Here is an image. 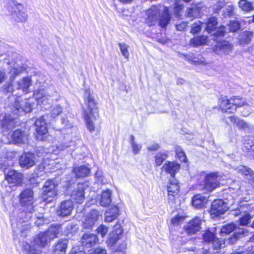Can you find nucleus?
Returning <instances> with one entry per match:
<instances>
[{"label":"nucleus","mask_w":254,"mask_h":254,"mask_svg":"<svg viewBox=\"0 0 254 254\" xmlns=\"http://www.w3.org/2000/svg\"><path fill=\"white\" fill-rule=\"evenodd\" d=\"M161 11H163L159 20V25L165 27L168 24L170 16L167 7L160 5L152 6L146 11V21L150 26L154 25L158 19Z\"/></svg>","instance_id":"1"},{"label":"nucleus","mask_w":254,"mask_h":254,"mask_svg":"<svg viewBox=\"0 0 254 254\" xmlns=\"http://www.w3.org/2000/svg\"><path fill=\"white\" fill-rule=\"evenodd\" d=\"M7 9L12 18L16 21H25L28 15L23 5L15 0H10L7 3Z\"/></svg>","instance_id":"2"},{"label":"nucleus","mask_w":254,"mask_h":254,"mask_svg":"<svg viewBox=\"0 0 254 254\" xmlns=\"http://www.w3.org/2000/svg\"><path fill=\"white\" fill-rule=\"evenodd\" d=\"M84 104L86 107L83 109V115L88 114L93 116V118L98 114V111L95 100L90 90H86L84 94Z\"/></svg>","instance_id":"3"},{"label":"nucleus","mask_w":254,"mask_h":254,"mask_svg":"<svg viewBox=\"0 0 254 254\" xmlns=\"http://www.w3.org/2000/svg\"><path fill=\"white\" fill-rule=\"evenodd\" d=\"M234 230L235 231L233 235L234 237L230 239L229 243H234L237 240L243 236L248 235L249 233L247 229L237 228L236 225L233 223H231L223 226L221 229V232L223 234H228Z\"/></svg>","instance_id":"4"},{"label":"nucleus","mask_w":254,"mask_h":254,"mask_svg":"<svg viewBox=\"0 0 254 254\" xmlns=\"http://www.w3.org/2000/svg\"><path fill=\"white\" fill-rule=\"evenodd\" d=\"M20 204L26 207V210L30 213L33 210L34 192L29 189L23 190L19 194Z\"/></svg>","instance_id":"5"},{"label":"nucleus","mask_w":254,"mask_h":254,"mask_svg":"<svg viewBox=\"0 0 254 254\" xmlns=\"http://www.w3.org/2000/svg\"><path fill=\"white\" fill-rule=\"evenodd\" d=\"M42 197L44 201L50 202L57 195L56 185L52 181H46L43 187Z\"/></svg>","instance_id":"6"},{"label":"nucleus","mask_w":254,"mask_h":254,"mask_svg":"<svg viewBox=\"0 0 254 254\" xmlns=\"http://www.w3.org/2000/svg\"><path fill=\"white\" fill-rule=\"evenodd\" d=\"M221 177L217 173H211L207 175L204 180L203 190L212 191L219 186Z\"/></svg>","instance_id":"7"},{"label":"nucleus","mask_w":254,"mask_h":254,"mask_svg":"<svg viewBox=\"0 0 254 254\" xmlns=\"http://www.w3.org/2000/svg\"><path fill=\"white\" fill-rule=\"evenodd\" d=\"M203 240L204 242L211 245L213 249L217 251L224 247L223 242L219 241L214 233L209 230L207 231L203 234Z\"/></svg>","instance_id":"8"},{"label":"nucleus","mask_w":254,"mask_h":254,"mask_svg":"<svg viewBox=\"0 0 254 254\" xmlns=\"http://www.w3.org/2000/svg\"><path fill=\"white\" fill-rule=\"evenodd\" d=\"M123 234V229L121 224L117 222L113 227L112 231L109 233L107 244L109 246H113L121 238Z\"/></svg>","instance_id":"9"},{"label":"nucleus","mask_w":254,"mask_h":254,"mask_svg":"<svg viewBox=\"0 0 254 254\" xmlns=\"http://www.w3.org/2000/svg\"><path fill=\"white\" fill-rule=\"evenodd\" d=\"M10 108L14 114L18 116L22 115L23 113H30L32 111V107L27 100L22 102L21 104L19 100L17 99Z\"/></svg>","instance_id":"10"},{"label":"nucleus","mask_w":254,"mask_h":254,"mask_svg":"<svg viewBox=\"0 0 254 254\" xmlns=\"http://www.w3.org/2000/svg\"><path fill=\"white\" fill-rule=\"evenodd\" d=\"M86 187L87 185L85 184H78L71 191V199L76 203H83L85 200L84 190Z\"/></svg>","instance_id":"11"},{"label":"nucleus","mask_w":254,"mask_h":254,"mask_svg":"<svg viewBox=\"0 0 254 254\" xmlns=\"http://www.w3.org/2000/svg\"><path fill=\"white\" fill-rule=\"evenodd\" d=\"M227 210V204L223 200L216 199L212 203L210 214L212 217L214 218L224 213Z\"/></svg>","instance_id":"12"},{"label":"nucleus","mask_w":254,"mask_h":254,"mask_svg":"<svg viewBox=\"0 0 254 254\" xmlns=\"http://www.w3.org/2000/svg\"><path fill=\"white\" fill-rule=\"evenodd\" d=\"M5 179L11 186L21 185L23 180V175L21 173L11 170L5 175Z\"/></svg>","instance_id":"13"},{"label":"nucleus","mask_w":254,"mask_h":254,"mask_svg":"<svg viewBox=\"0 0 254 254\" xmlns=\"http://www.w3.org/2000/svg\"><path fill=\"white\" fill-rule=\"evenodd\" d=\"M100 216L99 212L92 210L82 220V227L84 229H91L97 221Z\"/></svg>","instance_id":"14"},{"label":"nucleus","mask_w":254,"mask_h":254,"mask_svg":"<svg viewBox=\"0 0 254 254\" xmlns=\"http://www.w3.org/2000/svg\"><path fill=\"white\" fill-rule=\"evenodd\" d=\"M98 238L96 235L85 233L81 238V243L85 249H90L94 246L98 242Z\"/></svg>","instance_id":"15"},{"label":"nucleus","mask_w":254,"mask_h":254,"mask_svg":"<svg viewBox=\"0 0 254 254\" xmlns=\"http://www.w3.org/2000/svg\"><path fill=\"white\" fill-rule=\"evenodd\" d=\"M14 120L9 116H4L0 120V132L8 135L9 131L14 127Z\"/></svg>","instance_id":"16"},{"label":"nucleus","mask_w":254,"mask_h":254,"mask_svg":"<svg viewBox=\"0 0 254 254\" xmlns=\"http://www.w3.org/2000/svg\"><path fill=\"white\" fill-rule=\"evenodd\" d=\"M34 97L40 104L46 105L50 104L51 95L44 89H39L35 91Z\"/></svg>","instance_id":"17"},{"label":"nucleus","mask_w":254,"mask_h":254,"mask_svg":"<svg viewBox=\"0 0 254 254\" xmlns=\"http://www.w3.org/2000/svg\"><path fill=\"white\" fill-rule=\"evenodd\" d=\"M233 45L227 41L218 42L214 50L219 55L222 56L230 54L233 50Z\"/></svg>","instance_id":"18"},{"label":"nucleus","mask_w":254,"mask_h":254,"mask_svg":"<svg viewBox=\"0 0 254 254\" xmlns=\"http://www.w3.org/2000/svg\"><path fill=\"white\" fill-rule=\"evenodd\" d=\"M73 209V204L69 200L62 201L57 209V213L62 217L69 216Z\"/></svg>","instance_id":"19"},{"label":"nucleus","mask_w":254,"mask_h":254,"mask_svg":"<svg viewBox=\"0 0 254 254\" xmlns=\"http://www.w3.org/2000/svg\"><path fill=\"white\" fill-rule=\"evenodd\" d=\"M35 155L31 153L23 154L19 158V164L22 168L29 169L35 165Z\"/></svg>","instance_id":"20"},{"label":"nucleus","mask_w":254,"mask_h":254,"mask_svg":"<svg viewBox=\"0 0 254 254\" xmlns=\"http://www.w3.org/2000/svg\"><path fill=\"white\" fill-rule=\"evenodd\" d=\"M180 186L178 181L173 178L170 180V182L167 187L169 200L173 202L175 200V196L177 195L179 191Z\"/></svg>","instance_id":"21"},{"label":"nucleus","mask_w":254,"mask_h":254,"mask_svg":"<svg viewBox=\"0 0 254 254\" xmlns=\"http://www.w3.org/2000/svg\"><path fill=\"white\" fill-rule=\"evenodd\" d=\"M201 224V220L198 217H195L185 226L186 231L189 234H194L200 230Z\"/></svg>","instance_id":"22"},{"label":"nucleus","mask_w":254,"mask_h":254,"mask_svg":"<svg viewBox=\"0 0 254 254\" xmlns=\"http://www.w3.org/2000/svg\"><path fill=\"white\" fill-rule=\"evenodd\" d=\"M219 104L220 108L224 112L233 113L236 111V107L233 105L231 98L228 100L225 98H221L219 100Z\"/></svg>","instance_id":"23"},{"label":"nucleus","mask_w":254,"mask_h":254,"mask_svg":"<svg viewBox=\"0 0 254 254\" xmlns=\"http://www.w3.org/2000/svg\"><path fill=\"white\" fill-rule=\"evenodd\" d=\"M207 201V198L200 194L194 195L191 200L192 205L197 209L205 207Z\"/></svg>","instance_id":"24"},{"label":"nucleus","mask_w":254,"mask_h":254,"mask_svg":"<svg viewBox=\"0 0 254 254\" xmlns=\"http://www.w3.org/2000/svg\"><path fill=\"white\" fill-rule=\"evenodd\" d=\"M50 239L49 238L46 233L42 232L38 234L34 239V244L40 247H45L50 242Z\"/></svg>","instance_id":"25"},{"label":"nucleus","mask_w":254,"mask_h":254,"mask_svg":"<svg viewBox=\"0 0 254 254\" xmlns=\"http://www.w3.org/2000/svg\"><path fill=\"white\" fill-rule=\"evenodd\" d=\"M31 85V80L30 77H25L19 80L16 83V88L18 90H21L25 93L29 92V87Z\"/></svg>","instance_id":"26"},{"label":"nucleus","mask_w":254,"mask_h":254,"mask_svg":"<svg viewBox=\"0 0 254 254\" xmlns=\"http://www.w3.org/2000/svg\"><path fill=\"white\" fill-rule=\"evenodd\" d=\"M35 126V130L38 134H45L47 132V124L44 116L41 117L36 121Z\"/></svg>","instance_id":"27"},{"label":"nucleus","mask_w":254,"mask_h":254,"mask_svg":"<svg viewBox=\"0 0 254 254\" xmlns=\"http://www.w3.org/2000/svg\"><path fill=\"white\" fill-rule=\"evenodd\" d=\"M68 240L66 239L59 240L54 246L55 254H65L67 247Z\"/></svg>","instance_id":"28"},{"label":"nucleus","mask_w":254,"mask_h":254,"mask_svg":"<svg viewBox=\"0 0 254 254\" xmlns=\"http://www.w3.org/2000/svg\"><path fill=\"white\" fill-rule=\"evenodd\" d=\"M235 170L247 177V179L252 182L254 181V173L250 168L243 165H240L235 168Z\"/></svg>","instance_id":"29"},{"label":"nucleus","mask_w":254,"mask_h":254,"mask_svg":"<svg viewBox=\"0 0 254 254\" xmlns=\"http://www.w3.org/2000/svg\"><path fill=\"white\" fill-rule=\"evenodd\" d=\"M180 166L178 163L176 162H169L165 164L163 168L168 173L170 174L172 178H174L175 174L179 171Z\"/></svg>","instance_id":"30"},{"label":"nucleus","mask_w":254,"mask_h":254,"mask_svg":"<svg viewBox=\"0 0 254 254\" xmlns=\"http://www.w3.org/2000/svg\"><path fill=\"white\" fill-rule=\"evenodd\" d=\"M62 232V228L60 225H51L46 231L47 235L51 240L58 237Z\"/></svg>","instance_id":"31"},{"label":"nucleus","mask_w":254,"mask_h":254,"mask_svg":"<svg viewBox=\"0 0 254 254\" xmlns=\"http://www.w3.org/2000/svg\"><path fill=\"white\" fill-rule=\"evenodd\" d=\"M13 141L17 143L24 142L27 140V135L21 130L17 129L11 134Z\"/></svg>","instance_id":"32"},{"label":"nucleus","mask_w":254,"mask_h":254,"mask_svg":"<svg viewBox=\"0 0 254 254\" xmlns=\"http://www.w3.org/2000/svg\"><path fill=\"white\" fill-rule=\"evenodd\" d=\"M208 42V37L205 36H196L190 41V45L193 47L206 45Z\"/></svg>","instance_id":"33"},{"label":"nucleus","mask_w":254,"mask_h":254,"mask_svg":"<svg viewBox=\"0 0 254 254\" xmlns=\"http://www.w3.org/2000/svg\"><path fill=\"white\" fill-rule=\"evenodd\" d=\"M83 117L88 129L91 132L95 131V127L94 122L96 120L97 117H98V114H96L95 118H93V116L88 115V114L83 115Z\"/></svg>","instance_id":"34"},{"label":"nucleus","mask_w":254,"mask_h":254,"mask_svg":"<svg viewBox=\"0 0 254 254\" xmlns=\"http://www.w3.org/2000/svg\"><path fill=\"white\" fill-rule=\"evenodd\" d=\"M74 173L76 177L84 178L88 176L90 174V169L85 166H81L76 167L73 170Z\"/></svg>","instance_id":"35"},{"label":"nucleus","mask_w":254,"mask_h":254,"mask_svg":"<svg viewBox=\"0 0 254 254\" xmlns=\"http://www.w3.org/2000/svg\"><path fill=\"white\" fill-rule=\"evenodd\" d=\"M253 37V33L251 31H245L240 35L239 42L242 45L249 44Z\"/></svg>","instance_id":"36"},{"label":"nucleus","mask_w":254,"mask_h":254,"mask_svg":"<svg viewBox=\"0 0 254 254\" xmlns=\"http://www.w3.org/2000/svg\"><path fill=\"white\" fill-rule=\"evenodd\" d=\"M111 191L107 190L104 191L101 195L100 199V205L103 206H106L111 202Z\"/></svg>","instance_id":"37"},{"label":"nucleus","mask_w":254,"mask_h":254,"mask_svg":"<svg viewBox=\"0 0 254 254\" xmlns=\"http://www.w3.org/2000/svg\"><path fill=\"white\" fill-rule=\"evenodd\" d=\"M118 209L116 207H113L110 210L106 211L105 213V221L107 222H111L114 220L117 216Z\"/></svg>","instance_id":"38"},{"label":"nucleus","mask_w":254,"mask_h":254,"mask_svg":"<svg viewBox=\"0 0 254 254\" xmlns=\"http://www.w3.org/2000/svg\"><path fill=\"white\" fill-rule=\"evenodd\" d=\"M229 119L234 125L237 126L239 128L246 129L247 128H249V125L246 123L235 116H230Z\"/></svg>","instance_id":"39"},{"label":"nucleus","mask_w":254,"mask_h":254,"mask_svg":"<svg viewBox=\"0 0 254 254\" xmlns=\"http://www.w3.org/2000/svg\"><path fill=\"white\" fill-rule=\"evenodd\" d=\"M205 30L209 33H211L214 30L217 25V21L215 17H211L208 19L206 23Z\"/></svg>","instance_id":"40"},{"label":"nucleus","mask_w":254,"mask_h":254,"mask_svg":"<svg viewBox=\"0 0 254 254\" xmlns=\"http://www.w3.org/2000/svg\"><path fill=\"white\" fill-rule=\"evenodd\" d=\"M20 232V235L22 237H26L29 233L31 229V226L27 222H24L22 225L21 223L18 224Z\"/></svg>","instance_id":"41"},{"label":"nucleus","mask_w":254,"mask_h":254,"mask_svg":"<svg viewBox=\"0 0 254 254\" xmlns=\"http://www.w3.org/2000/svg\"><path fill=\"white\" fill-rule=\"evenodd\" d=\"M35 245V244L34 245H30L27 243L23 244V250L26 254H41V251L37 250Z\"/></svg>","instance_id":"42"},{"label":"nucleus","mask_w":254,"mask_h":254,"mask_svg":"<svg viewBox=\"0 0 254 254\" xmlns=\"http://www.w3.org/2000/svg\"><path fill=\"white\" fill-rule=\"evenodd\" d=\"M240 8L243 11L249 12L253 10L254 6L252 2L248 0H241L239 3Z\"/></svg>","instance_id":"43"},{"label":"nucleus","mask_w":254,"mask_h":254,"mask_svg":"<svg viewBox=\"0 0 254 254\" xmlns=\"http://www.w3.org/2000/svg\"><path fill=\"white\" fill-rule=\"evenodd\" d=\"M24 70V68L23 66L18 64H17L14 63L13 67H12L10 69V73L11 74V76L13 77V79H14L15 76L18 75Z\"/></svg>","instance_id":"44"},{"label":"nucleus","mask_w":254,"mask_h":254,"mask_svg":"<svg viewBox=\"0 0 254 254\" xmlns=\"http://www.w3.org/2000/svg\"><path fill=\"white\" fill-rule=\"evenodd\" d=\"M200 9L198 7L194 6L188 8L187 10V15L190 18H196L199 15Z\"/></svg>","instance_id":"45"},{"label":"nucleus","mask_w":254,"mask_h":254,"mask_svg":"<svg viewBox=\"0 0 254 254\" xmlns=\"http://www.w3.org/2000/svg\"><path fill=\"white\" fill-rule=\"evenodd\" d=\"M232 103L233 105L236 107V110L237 107H241L246 104V101L245 99L240 98V97H233L231 98Z\"/></svg>","instance_id":"46"},{"label":"nucleus","mask_w":254,"mask_h":254,"mask_svg":"<svg viewBox=\"0 0 254 254\" xmlns=\"http://www.w3.org/2000/svg\"><path fill=\"white\" fill-rule=\"evenodd\" d=\"M120 51L125 59L128 60L129 57V53L128 50V46L125 43L118 44Z\"/></svg>","instance_id":"47"},{"label":"nucleus","mask_w":254,"mask_h":254,"mask_svg":"<svg viewBox=\"0 0 254 254\" xmlns=\"http://www.w3.org/2000/svg\"><path fill=\"white\" fill-rule=\"evenodd\" d=\"M190 61L195 64L206 65L207 64L205 59L200 55L191 57Z\"/></svg>","instance_id":"48"},{"label":"nucleus","mask_w":254,"mask_h":254,"mask_svg":"<svg viewBox=\"0 0 254 254\" xmlns=\"http://www.w3.org/2000/svg\"><path fill=\"white\" fill-rule=\"evenodd\" d=\"M108 230L109 229L107 227L103 224H101L97 228L96 232L102 238H104L108 232Z\"/></svg>","instance_id":"49"},{"label":"nucleus","mask_w":254,"mask_h":254,"mask_svg":"<svg viewBox=\"0 0 254 254\" xmlns=\"http://www.w3.org/2000/svg\"><path fill=\"white\" fill-rule=\"evenodd\" d=\"M202 22L199 21L194 22L191 26L190 32L193 34L197 33L201 30Z\"/></svg>","instance_id":"50"},{"label":"nucleus","mask_w":254,"mask_h":254,"mask_svg":"<svg viewBox=\"0 0 254 254\" xmlns=\"http://www.w3.org/2000/svg\"><path fill=\"white\" fill-rule=\"evenodd\" d=\"M176 153L178 157L179 158L180 160L182 162H186L187 161V157L185 153L183 151L182 148L179 147H177L176 148Z\"/></svg>","instance_id":"51"},{"label":"nucleus","mask_w":254,"mask_h":254,"mask_svg":"<svg viewBox=\"0 0 254 254\" xmlns=\"http://www.w3.org/2000/svg\"><path fill=\"white\" fill-rule=\"evenodd\" d=\"M62 113V108L58 105L53 107L51 115L53 118H56Z\"/></svg>","instance_id":"52"},{"label":"nucleus","mask_w":254,"mask_h":254,"mask_svg":"<svg viewBox=\"0 0 254 254\" xmlns=\"http://www.w3.org/2000/svg\"><path fill=\"white\" fill-rule=\"evenodd\" d=\"M184 219V216L178 215L173 218L171 222L174 226H177L183 223Z\"/></svg>","instance_id":"53"},{"label":"nucleus","mask_w":254,"mask_h":254,"mask_svg":"<svg viewBox=\"0 0 254 254\" xmlns=\"http://www.w3.org/2000/svg\"><path fill=\"white\" fill-rule=\"evenodd\" d=\"M167 158V155L165 153H158L156 156L155 163L157 166H160L163 161Z\"/></svg>","instance_id":"54"},{"label":"nucleus","mask_w":254,"mask_h":254,"mask_svg":"<svg viewBox=\"0 0 254 254\" xmlns=\"http://www.w3.org/2000/svg\"><path fill=\"white\" fill-rule=\"evenodd\" d=\"M229 27L232 32H236L240 28V25L237 21H232L229 24Z\"/></svg>","instance_id":"55"},{"label":"nucleus","mask_w":254,"mask_h":254,"mask_svg":"<svg viewBox=\"0 0 254 254\" xmlns=\"http://www.w3.org/2000/svg\"><path fill=\"white\" fill-rule=\"evenodd\" d=\"M251 218V216L249 214L246 213L242 217L240 218V225L241 226H245L248 224L249 221Z\"/></svg>","instance_id":"56"},{"label":"nucleus","mask_w":254,"mask_h":254,"mask_svg":"<svg viewBox=\"0 0 254 254\" xmlns=\"http://www.w3.org/2000/svg\"><path fill=\"white\" fill-rule=\"evenodd\" d=\"M224 5V2L223 1V0H219L217 4L214 6L213 8L214 10V13H217L218 11L222 9V8Z\"/></svg>","instance_id":"57"},{"label":"nucleus","mask_w":254,"mask_h":254,"mask_svg":"<svg viewBox=\"0 0 254 254\" xmlns=\"http://www.w3.org/2000/svg\"><path fill=\"white\" fill-rule=\"evenodd\" d=\"M131 145L134 154H137L138 153L141 148V146L136 143L135 142L132 143Z\"/></svg>","instance_id":"58"},{"label":"nucleus","mask_w":254,"mask_h":254,"mask_svg":"<svg viewBox=\"0 0 254 254\" xmlns=\"http://www.w3.org/2000/svg\"><path fill=\"white\" fill-rule=\"evenodd\" d=\"M233 7L232 5L228 6L224 11V15L225 16H230L233 12Z\"/></svg>","instance_id":"59"},{"label":"nucleus","mask_w":254,"mask_h":254,"mask_svg":"<svg viewBox=\"0 0 254 254\" xmlns=\"http://www.w3.org/2000/svg\"><path fill=\"white\" fill-rule=\"evenodd\" d=\"M188 25V23L185 22H182L180 23L176 24V29L178 31H183L185 29Z\"/></svg>","instance_id":"60"},{"label":"nucleus","mask_w":254,"mask_h":254,"mask_svg":"<svg viewBox=\"0 0 254 254\" xmlns=\"http://www.w3.org/2000/svg\"><path fill=\"white\" fill-rule=\"evenodd\" d=\"M183 6L179 3H176L175 7V12L177 16H180V12L183 9Z\"/></svg>","instance_id":"61"},{"label":"nucleus","mask_w":254,"mask_h":254,"mask_svg":"<svg viewBox=\"0 0 254 254\" xmlns=\"http://www.w3.org/2000/svg\"><path fill=\"white\" fill-rule=\"evenodd\" d=\"M70 254H85V253L83 250H80L79 248L76 247L72 249Z\"/></svg>","instance_id":"62"},{"label":"nucleus","mask_w":254,"mask_h":254,"mask_svg":"<svg viewBox=\"0 0 254 254\" xmlns=\"http://www.w3.org/2000/svg\"><path fill=\"white\" fill-rule=\"evenodd\" d=\"M3 89L4 92L11 93L12 92V87L10 84H6L3 86Z\"/></svg>","instance_id":"63"},{"label":"nucleus","mask_w":254,"mask_h":254,"mask_svg":"<svg viewBox=\"0 0 254 254\" xmlns=\"http://www.w3.org/2000/svg\"><path fill=\"white\" fill-rule=\"evenodd\" d=\"M226 28L224 26L220 27L216 32V35L218 36H222L226 33Z\"/></svg>","instance_id":"64"}]
</instances>
